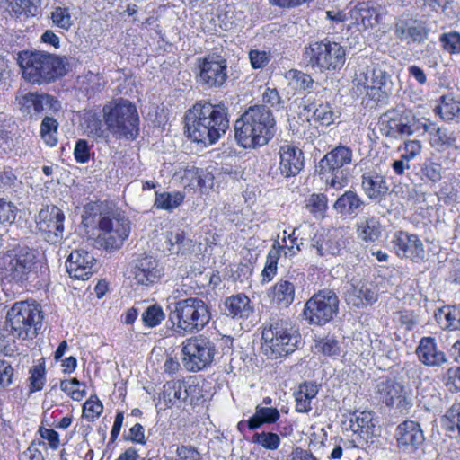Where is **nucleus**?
Segmentation results:
<instances>
[{"label":"nucleus","mask_w":460,"mask_h":460,"mask_svg":"<svg viewBox=\"0 0 460 460\" xmlns=\"http://www.w3.org/2000/svg\"><path fill=\"white\" fill-rule=\"evenodd\" d=\"M345 299L349 305L356 307H363L371 305L377 299V294L372 285L354 281L347 290Z\"/></svg>","instance_id":"obj_27"},{"label":"nucleus","mask_w":460,"mask_h":460,"mask_svg":"<svg viewBox=\"0 0 460 460\" xmlns=\"http://www.w3.org/2000/svg\"><path fill=\"white\" fill-rule=\"evenodd\" d=\"M107 129L116 138L135 139L139 132V117L136 106L119 99L102 108Z\"/></svg>","instance_id":"obj_6"},{"label":"nucleus","mask_w":460,"mask_h":460,"mask_svg":"<svg viewBox=\"0 0 460 460\" xmlns=\"http://www.w3.org/2000/svg\"><path fill=\"white\" fill-rule=\"evenodd\" d=\"M19 64L25 80L41 84L66 74L65 59L42 51H23Z\"/></svg>","instance_id":"obj_4"},{"label":"nucleus","mask_w":460,"mask_h":460,"mask_svg":"<svg viewBox=\"0 0 460 460\" xmlns=\"http://www.w3.org/2000/svg\"><path fill=\"white\" fill-rule=\"evenodd\" d=\"M270 52L252 49L249 53L251 65L254 69L263 68L270 62Z\"/></svg>","instance_id":"obj_62"},{"label":"nucleus","mask_w":460,"mask_h":460,"mask_svg":"<svg viewBox=\"0 0 460 460\" xmlns=\"http://www.w3.org/2000/svg\"><path fill=\"white\" fill-rule=\"evenodd\" d=\"M420 172L423 179L435 183L441 180L443 168L439 163L427 161L421 167Z\"/></svg>","instance_id":"obj_53"},{"label":"nucleus","mask_w":460,"mask_h":460,"mask_svg":"<svg viewBox=\"0 0 460 460\" xmlns=\"http://www.w3.org/2000/svg\"><path fill=\"white\" fill-rule=\"evenodd\" d=\"M96 260L84 248L74 250L68 256L66 266L69 276L76 279H88L93 273Z\"/></svg>","instance_id":"obj_22"},{"label":"nucleus","mask_w":460,"mask_h":460,"mask_svg":"<svg viewBox=\"0 0 460 460\" xmlns=\"http://www.w3.org/2000/svg\"><path fill=\"white\" fill-rule=\"evenodd\" d=\"M42 319L40 305L28 300L14 303L6 315L11 334L22 340L32 339L38 334Z\"/></svg>","instance_id":"obj_7"},{"label":"nucleus","mask_w":460,"mask_h":460,"mask_svg":"<svg viewBox=\"0 0 460 460\" xmlns=\"http://www.w3.org/2000/svg\"><path fill=\"white\" fill-rule=\"evenodd\" d=\"M182 363L190 372H198L209 366L216 354V347L208 338L199 335L182 342Z\"/></svg>","instance_id":"obj_11"},{"label":"nucleus","mask_w":460,"mask_h":460,"mask_svg":"<svg viewBox=\"0 0 460 460\" xmlns=\"http://www.w3.org/2000/svg\"><path fill=\"white\" fill-rule=\"evenodd\" d=\"M372 74L371 66H359L355 73L353 79V91L358 95H367L371 98H376V93L372 92Z\"/></svg>","instance_id":"obj_36"},{"label":"nucleus","mask_w":460,"mask_h":460,"mask_svg":"<svg viewBox=\"0 0 460 460\" xmlns=\"http://www.w3.org/2000/svg\"><path fill=\"white\" fill-rule=\"evenodd\" d=\"M393 243L396 254L401 258L412 261H420L425 258L424 245L416 234L402 231L397 232L394 234Z\"/></svg>","instance_id":"obj_21"},{"label":"nucleus","mask_w":460,"mask_h":460,"mask_svg":"<svg viewBox=\"0 0 460 460\" xmlns=\"http://www.w3.org/2000/svg\"><path fill=\"white\" fill-rule=\"evenodd\" d=\"M358 236L365 242H375L381 234V224L376 217L361 218L357 224Z\"/></svg>","instance_id":"obj_38"},{"label":"nucleus","mask_w":460,"mask_h":460,"mask_svg":"<svg viewBox=\"0 0 460 460\" xmlns=\"http://www.w3.org/2000/svg\"><path fill=\"white\" fill-rule=\"evenodd\" d=\"M275 119L265 105L248 108L234 123V137L243 148H255L269 143L275 132Z\"/></svg>","instance_id":"obj_2"},{"label":"nucleus","mask_w":460,"mask_h":460,"mask_svg":"<svg viewBox=\"0 0 460 460\" xmlns=\"http://www.w3.org/2000/svg\"><path fill=\"white\" fill-rule=\"evenodd\" d=\"M437 323L443 329L460 330V305H447L435 313Z\"/></svg>","instance_id":"obj_35"},{"label":"nucleus","mask_w":460,"mask_h":460,"mask_svg":"<svg viewBox=\"0 0 460 460\" xmlns=\"http://www.w3.org/2000/svg\"><path fill=\"white\" fill-rule=\"evenodd\" d=\"M443 119L452 120L460 114V99L449 93L441 97L440 104L436 108Z\"/></svg>","instance_id":"obj_44"},{"label":"nucleus","mask_w":460,"mask_h":460,"mask_svg":"<svg viewBox=\"0 0 460 460\" xmlns=\"http://www.w3.org/2000/svg\"><path fill=\"white\" fill-rule=\"evenodd\" d=\"M65 215L57 206L41 208L35 217L37 229L49 243H58L64 234Z\"/></svg>","instance_id":"obj_15"},{"label":"nucleus","mask_w":460,"mask_h":460,"mask_svg":"<svg viewBox=\"0 0 460 460\" xmlns=\"http://www.w3.org/2000/svg\"><path fill=\"white\" fill-rule=\"evenodd\" d=\"M287 78L296 84L302 90H310L314 84L313 78L301 71L291 69L287 73Z\"/></svg>","instance_id":"obj_55"},{"label":"nucleus","mask_w":460,"mask_h":460,"mask_svg":"<svg viewBox=\"0 0 460 460\" xmlns=\"http://www.w3.org/2000/svg\"><path fill=\"white\" fill-rule=\"evenodd\" d=\"M103 411L101 401L96 396H91L83 405V417L88 421H94Z\"/></svg>","instance_id":"obj_51"},{"label":"nucleus","mask_w":460,"mask_h":460,"mask_svg":"<svg viewBox=\"0 0 460 460\" xmlns=\"http://www.w3.org/2000/svg\"><path fill=\"white\" fill-rule=\"evenodd\" d=\"M394 34L407 43L422 42L428 37V30L415 20H399L394 24Z\"/></svg>","instance_id":"obj_28"},{"label":"nucleus","mask_w":460,"mask_h":460,"mask_svg":"<svg viewBox=\"0 0 460 460\" xmlns=\"http://www.w3.org/2000/svg\"><path fill=\"white\" fill-rule=\"evenodd\" d=\"M279 171L284 177H291L297 174L304 166L303 153L296 146L286 144L280 146Z\"/></svg>","instance_id":"obj_25"},{"label":"nucleus","mask_w":460,"mask_h":460,"mask_svg":"<svg viewBox=\"0 0 460 460\" xmlns=\"http://www.w3.org/2000/svg\"><path fill=\"white\" fill-rule=\"evenodd\" d=\"M439 43L442 49L449 55L460 54V32L457 31H450L443 32L439 36Z\"/></svg>","instance_id":"obj_46"},{"label":"nucleus","mask_w":460,"mask_h":460,"mask_svg":"<svg viewBox=\"0 0 460 460\" xmlns=\"http://www.w3.org/2000/svg\"><path fill=\"white\" fill-rule=\"evenodd\" d=\"M295 285L289 279H282L270 290V301L281 308L288 307L295 299Z\"/></svg>","instance_id":"obj_29"},{"label":"nucleus","mask_w":460,"mask_h":460,"mask_svg":"<svg viewBox=\"0 0 460 460\" xmlns=\"http://www.w3.org/2000/svg\"><path fill=\"white\" fill-rule=\"evenodd\" d=\"M20 111L31 119H39L42 115L54 114L60 111L61 103L53 96L28 93L18 98Z\"/></svg>","instance_id":"obj_16"},{"label":"nucleus","mask_w":460,"mask_h":460,"mask_svg":"<svg viewBox=\"0 0 460 460\" xmlns=\"http://www.w3.org/2000/svg\"><path fill=\"white\" fill-rule=\"evenodd\" d=\"M92 146L85 139L77 140L74 148L75 161L80 164L88 163L92 155Z\"/></svg>","instance_id":"obj_59"},{"label":"nucleus","mask_w":460,"mask_h":460,"mask_svg":"<svg viewBox=\"0 0 460 460\" xmlns=\"http://www.w3.org/2000/svg\"><path fill=\"white\" fill-rule=\"evenodd\" d=\"M327 197L323 194H312L306 202V208L315 217H323L328 207Z\"/></svg>","instance_id":"obj_50"},{"label":"nucleus","mask_w":460,"mask_h":460,"mask_svg":"<svg viewBox=\"0 0 460 460\" xmlns=\"http://www.w3.org/2000/svg\"><path fill=\"white\" fill-rule=\"evenodd\" d=\"M199 70L198 81L206 88L221 87L227 80V62L220 56L199 58Z\"/></svg>","instance_id":"obj_17"},{"label":"nucleus","mask_w":460,"mask_h":460,"mask_svg":"<svg viewBox=\"0 0 460 460\" xmlns=\"http://www.w3.org/2000/svg\"><path fill=\"white\" fill-rule=\"evenodd\" d=\"M36 265V254L25 245H18L4 258L5 277L17 283L28 279Z\"/></svg>","instance_id":"obj_14"},{"label":"nucleus","mask_w":460,"mask_h":460,"mask_svg":"<svg viewBox=\"0 0 460 460\" xmlns=\"http://www.w3.org/2000/svg\"><path fill=\"white\" fill-rule=\"evenodd\" d=\"M346 50L331 40L314 41L305 50L307 65L322 73L340 70L345 63Z\"/></svg>","instance_id":"obj_9"},{"label":"nucleus","mask_w":460,"mask_h":460,"mask_svg":"<svg viewBox=\"0 0 460 460\" xmlns=\"http://www.w3.org/2000/svg\"><path fill=\"white\" fill-rule=\"evenodd\" d=\"M225 306L226 314L233 318H248L253 312L250 299L243 294L227 298Z\"/></svg>","instance_id":"obj_31"},{"label":"nucleus","mask_w":460,"mask_h":460,"mask_svg":"<svg viewBox=\"0 0 460 460\" xmlns=\"http://www.w3.org/2000/svg\"><path fill=\"white\" fill-rule=\"evenodd\" d=\"M52 115L46 114L40 124V137L49 146H55L58 143V122Z\"/></svg>","instance_id":"obj_45"},{"label":"nucleus","mask_w":460,"mask_h":460,"mask_svg":"<svg viewBox=\"0 0 460 460\" xmlns=\"http://www.w3.org/2000/svg\"><path fill=\"white\" fill-rule=\"evenodd\" d=\"M280 438L274 432L255 433L252 436V442L270 451L277 450L280 445Z\"/></svg>","instance_id":"obj_47"},{"label":"nucleus","mask_w":460,"mask_h":460,"mask_svg":"<svg viewBox=\"0 0 460 460\" xmlns=\"http://www.w3.org/2000/svg\"><path fill=\"white\" fill-rule=\"evenodd\" d=\"M376 389L387 406L394 407L401 413H408L412 405V395L408 387L394 379H387L380 382Z\"/></svg>","instance_id":"obj_18"},{"label":"nucleus","mask_w":460,"mask_h":460,"mask_svg":"<svg viewBox=\"0 0 460 460\" xmlns=\"http://www.w3.org/2000/svg\"><path fill=\"white\" fill-rule=\"evenodd\" d=\"M184 199H185V195H184V193H182L181 191H172V192L155 191V199L154 201V207L158 209H163V210L172 212L182 204Z\"/></svg>","instance_id":"obj_39"},{"label":"nucleus","mask_w":460,"mask_h":460,"mask_svg":"<svg viewBox=\"0 0 460 460\" xmlns=\"http://www.w3.org/2000/svg\"><path fill=\"white\" fill-rule=\"evenodd\" d=\"M261 350L264 355L277 359L294 352L300 342V335L292 324L284 319H270L261 332Z\"/></svg>","instance_id":"obj_5"},{"label":"nucleus","mask_w":460,"mask_h":460,"mask_svg":"<svg viewBox=\"0 0 460 460\" xmlns=\"http://www.w3.org/2000/svg\"><path fill=\"white\" fill-rule=\"evenodd\" d=\"M168 309L172 331L182 336L198 333L211 320L208 304L199 297L180 299L172 303Z\"/></svg>","instance_id":"obj_3"},{"label":"nucleus","mask_w":460,"mask_h":460,"mask_svg":"<svg viewBox=\"0 0 460 460\" xmlns=\"http://www.w3.org/2000/svg\"><path fill=\"white\" fill-rule=\"evenodd\" d=\"M189 396V389L184 381H170L164 385L162 399L166 407L183 402Z\"/></svg>","instance_id":"obj_30"},{"label":"nucleus","mask_w":460,"mask_h":460,"mask_svg":"<svg viewBox=\"0 0 460 460\" xmlns=\"http://www.w3.org/2000/svg\"><path fill=\"white\" fill-rule=\"evenodd\" d=\"M314 349L325 356H336L340 353V346L337 340L326 337L316 341Z\"/></svg>","instance_id":"obj_54"},{"label":"nucleus","mask_w":460,"mask_h":460,"mask_svg":"<svg viewBox=\"0 0 460 460\" xmlns=\"http://www.w3.org/2000/svg\"><path fill=\"white\" fill-rule=\"evenodd\" d=\"M18 208L13 202L4 198H0V223H13Z\"/></svg>","instance_id":"obj_56"},{"label":"nucleus","mask_w":460,"mask_h":460,"mask_svg":"<svg viewBox=\"0 0 460 460\" xmlns=\"http://www.w3.org/2000/svg\"><path fill=\"white\" fill-rule=\"evenodd\" d=\"M429 125L430 144L434 148L441 151L454 145L456 137L452 131L445 128H434Z\"/></svg>","instance_id":"obj_42"},{"label":"nucleus","mask_w":460,"mask_h":460,"mask_svg":"<svg viewBox=\"0 0 460 460\" xmlns=\"http://www.w3.org/2000/svg\"><path fill=\"white\" fill-rule=\"evenodd\" d=\"M364 205L362 199L352 190L345 191L333 204V208L341 215L356 214Z\"/></svg>","instance_id":"obj_34"},{"label":"nucleus","mask_w":460,"mask_h":460,"mask_svg":"<svg viewBox=\"0 0 460 460\" xmlns=\"http://www.w3.org/2000/svg\"><path fill=\"white\" fill-rule=\"evenodd\" d=\"M318 394V386L313 382H305L295 393L296 410L299 412H309L312 409L311 401Z\"/></svg>","instance_id":"obj_32"},{"label":"nucleus","mask_w":460,"mask_h":460,"mask_svg":"<svg viewBox=\"0 0 460 460\" xmlns=\"http://www.w3.org/2000/svg\"><path fill=\"white\" fill-rule=\"evenodd\" d=\"M416 354L419 360L428 367H439L447 361L445 353L438 348L432 337H424L420 340Z\"/></svg>","instance_id":"obj_26"},{"label":"nucleus","mask_w":460,"mask_h":460,"mask_svg":"<svg viewBox=\"0 0 460 460\" xmlns=\"http://www.w3.org/2000/svg\"><path fill=\"white\" fill-rule=\"evenodd\" d=\"M352 150L345 146H338L328 152L319 162L320 174L326 177L331 188L341 190L348 183L347 167L351 164Z\"/></svg>","instance_id":"obj_10"},{"label":"nucleus","mask_w":460,"mask_h":460,"mask_svg":"<svg viewBox=\"0 0 460 460\" xmlns=\"http://www.w3.org/2000/svg\"><path fill=\"white\" fill-rule=\"evenodd\" d=\"M176 453V459L167 458L166 460H201L200 454L191 447H179Z\"/></svg>","instance_id":"obj_64"},{"label":"nucleus","mask_w":460,"mask_h":460,"mask_svg":"<svg viewBox=\"0 0 460 460\" xmlns=\"http://www.w3.org/2000/svg\"><path fill=\"white\" fill-rule=\"evenodd\" d=\"M185 128L192 141L215 144L229 128L227 108L222 104L196 103L185 115Z\"/></svg>","instance_id":"obj_1"},{"label":"nucleus","mask_w":460,"mask_h":460,"mask_svg":"<svg viewBox=\"0 0 460 460\" xmlns=\"http://www.w3.org/2000/svg\"><path fill=\"white\" fill-rule=\"evenodd\" d=\"M52 22L59 28L68 30L73 24L70 13L67 8L56 7L51 13Z\"/></svg>","instance_id":"obj_58"},{"label":"nucleus","mask_w":460,"mask_h":460,"mask_svg":"<svg viewBox=\"0 0 460 460\" xmlns=\"http://www.w3.org/2000/svg\"><path fill=\"white\" fill-rule=\"evenodd\" d=\"M338 310L339 299L335 292L323 289L306 301L304 315L309 323L323 325L333 319Z\"/></svg>","instance_id":"obj_12"},{"label":"nucleus","mask_w":460,"mask_h":460,"mask_svg":"<svg viewBox=\"0 0 460 460\" xmlns=\"http://www.w3.org/2000/svg\"><path fill=\"white\" fill-rule=\"evenodd\" d=\"M165 318V314L160 305H152L142 314L144 323L150 328L159 325Z\"/></svg>","instance_id":"obj_48"},{"label":"nucleus","mask_w":460,"mask_h":460,"mask_svg":"<svg viewBox=\"0 0 460 460\" xmlns=\"http://www.w3.org/2000/svg\"><path fill=\"white\" fill-rule=\"evenodd\" d=\"M313 118L323 125H330L333 121V112L327 103H321L314 109Z\"/></svg>","instance_id":"obj_60"},{"label":"nucleus","mask_w":460,"mask_h":460,"mask_svg":"<svg viewBox=\"0 0 460 460\" xmlns=\"http://www.w3.org/2000/svg\"><path fill=\"white\" fill-rule=\"evenodd\" d=\"M396 439L400 448L415 451L425 440L420 425L412 420H405L396 428Z\"/></svg>","instance_id":"obj_23"},{"label":"nucleus","mask_w":460,"mask_h":460,"mask_svg":"<svg viewBox=\"0 0 460 460\" xmlns=\"http://www.w3.org/2000/svg\"><path fill=\"white\" fill-rule=\"evenodd\" d=\"M402 136L420 135L430 129V125L424 118L417 119L411 112L402 114Z\"/></svg>","instance_id":"obj_40"},{"label":"nucleus","mask_w":460,"mask_h":460,"mask_svg":"<svg viewBox=\"0 0 460 460\" xmlns=\"http://www.w3.org/2000/svg\"><path fill=\"white\" fill-rule=\"evenodd\" d=\"M402 114L399 118H391L388 120L383 119L380 123V130L386 137H397L402 136Z\"/></svg>","instance_id":"obj_52"},{"label":"nucleus","mask_w":460,"mask_h":460,"mask_svg":"<svg viewBox=\"0 0 460 460\" xmlns=\"http://www.w3.org/2000/svg\"><path fill=\"white\" fill-rule=\"evenodd\" d=\"M314 232V227L312 226H299L293 230L291 234H288V239L290 240L291 246H283L280 245L279 242H275L270 250L265 267L262 270V280L264 282H269L272 279L277 272L278 268V261L280 257V254L283 252L284 256H291L293 255L294 246H296V249L300 251L302 246H309L312 249L316 250V253L320 256L323 255V243H320V239H313L311 241L305 239L304 235L305 234H312Z\"/></svg>","instance_id":"obj_8"},{"label":"nucleus","mask_w":460,"mask_h":460,"mask_svg":"<svg viewBox=\"0 0 460 460\" xmlns=\"http://www.w3.org/2000/svg\"><path fill=\"white\" fill-rule=\"evenodd\" d=\"M279 417L277 408L258 405L254 415L248 420V427L250 429H255L265 423H275Z\"/></svg>","instance_id":"obj_37"},{"label":"nucleus","mask_w":460,"mask_h":460,"mask_svg":"<svg viewBox=\"0 0 460 460\" xmlns=\"http://www.w3.org/2000/svg\"><path fill=\"white\" fill-rule=\"evenodd\" d=\"M99 241L106 250H118L128 237L129 220L120 213L104 215L99 221Z\"/></svg>","instance_id":"obj_13"},{"label":"nucleus","mask_w":460,"mask_h":460,"mask_svg":"<svg viewBox=\"0 0 460 460\" xmlns=\"http://www.w3.org/2000/svg\"><path fill=\"white\" fill-rule=\"evenodd\" d=\"M361 25L364 28H372L377 23V12L375 8L369 6L367 3H361Z\"/></svg>","instance_id":"obj_61"},{"label":"nucleus","mask_w":460,"mask_h":460,"mask_svg":"<svg viewBox=\"0 0 460 460\" xmlns=\"http://www.w3.org/2000/svg\"><path fill=\"white\" fill-rule=\"evenodd\" d=\"M86 130L89 136L93 137H103L105 130L103 129L102 120L95 115H91L87 119Z\"/></svg>","instance_id":"obj_63"},{"label":"nucleus","mask_w":460,"mask_h":460,"mask_svg":"<svg viewBox=\"0 0 460 460\" xmlns=\"http://www.w3.org/2000/svg\"><path fill=\"white\" fill-rule=\"evenodd\" d=\"M372 74V92H381L385 95H388L392 91V81L390 75L379 66H370Z\"/></svg>","instance_id":"obj_41"},{"label":"nucleus","mask_w":460,"mask_h":460,"mask_svg":"<svg viewBox=\"0 0 460 460\" xmlns=\"http://www.w3.org/2000/svg\"><path fill=\"white\" fill-rule=\"evenodd\" d=\"M30 391L35 392L42 389L45 384V368L42 365L39 364L34 366L30 370Z\"/></svg>","instance_id":"obj_57"},{"label":"nucleus","mask_w":460,"mask_h":460,"mask_svg":"<svg viewBox=\"0 0 460 460\" xmlns=\"http://www.w3.org/2000/svg\"><path fill=\"white\" fill-rule=\"evenodd\" d=\"M187 241L184 232L181 229L167 230L162 234L161 249L164 252L178 254Z\"/></svg>","instance_id":"obj_33"},{"label":"nucleus","mask_w":460,"mask_h":460,"mask_svg":"<svg viewBox=\"0 0 460 460\" xmlns=\"http://www.w3.org/2000/svg\"><path fill=\"white\" fill-rule=\"evenodd\" d=\"M130 272L137 284L151 286L163 276V268L153 256L142 255L132 261Z\"/></svg>","instance_id":"obj_20"},{"label":"nucleus","mask_w":460,"mask_h":460,"mask_svg":"<svg viewBox=\"0 0 460 460\" xmlns=\"http://www.w3.org/2000/svg\"><path fill=\"white\" fill-rule=\"evenodd\" d=\"M350 429L358 438V447L374 445L379 435L377 420L373 411H355L350 418Z\"/></svg>","instance_id":"obj_19"},{"label":"nucleus","mask_w":460,"mask_h":460,"mask_svg":"<svg viewBox=\"0 0 460 460\" xmlns=\"http://www.w3.org/2000/svg\"><path fill=\"white\" fill-rule=\"evenodd\" d=\"M77 85L87 95L92 96L103 88L104 81L99 74L88 71L78 76Z\"/></svg>","instance_id":"obj_43"},{"label":"nucleus","mask_w":460,"mask_h":460,"mask_svg":"<svg viewBox=\"0 0 460 460\" xmlns=\"http://www.w3.org/2000/svg\"><path fill=\"white\" fill-rule=\"evenodd\" d=\"M60 388L75 401L82 400L85 395V385L76 378L61 381Z\"/></svg>","instance_id":"obj_49"},{"label":"nucleus","mask_w":460,"mask_h":460,"mask_svg":"<svg viewBox=\"0 0 460 460\" xmlns=\"http://www.w3.org/2000/svg\"><path fill=\"white\" fill-rule=\"evenodd\" d=\"M361 187L368 199L377 202L385 199L389 192V185L385 177L375 170L365 172L362 174Z\"/></svg>","instance_id":"obj_24"}]
</instances>
